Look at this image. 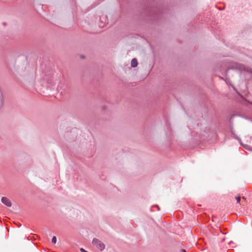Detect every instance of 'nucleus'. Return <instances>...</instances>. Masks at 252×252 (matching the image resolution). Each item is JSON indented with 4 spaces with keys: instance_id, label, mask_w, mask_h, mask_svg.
Listing matches in <instances>:
<instances>
[{
    "instance_id": "nucleus-4",
    "label": "nucleus",
    "mask_w": 252,
    "mask_h": 252,
    "mask_svg": "<svg viewBox=\"0 0 252 252\" xmlns=\"http://www.w3.org/2000/svg\"><path fill=\"white\" fill-rule=\"evenodd\" d=\"M236 67L240 70H245V68L244 65L240 64H236Z\"/></svg>"
},
{
    "instance_id": "nucleus-2",
    "label": "nucleus",
    "mask_w": 252,
    "mask_h": 252,
    "mask_svg": "<svg viewBox=\"0 0 252 252\" xmlns=\"http://www.w3.org/2000/svg\"><path fill=\"white\" fill-rule=\"evenodd\" d=\"M1 202L3 204L7 206V207H10L11 206V203L10 200L6 197H3L1 198Z\"/></svg>"
},
{
    "instance_id": "nucleus-5",
    "label": "nucleus",
    "mask_w": 252,
    "mask_h": 252,
    "mask_svg": "<svg viewBox=\"0 0 252 252\" xmlns=\"http://www.w3.org/2000/svg\"><path fill=\"white\" fill-rule=\"evenodd\" d=\"M57 242V238L55 236H53L52 239V242L53 244H55Z\"/></svg>"
},
{
    "instance_id": "nucleus-6",
    "label": "nucleus",
    "mask_w": 252,
    "mask_h": 252,
    "mask_svg": "<svg viewBox=\"0 0 252 252\" xmlns=\"http://www.w3.org/2000/svg\"><path fill=\"white\" fill-rule=\"evenodd\" d=\"M236 200H237V203H239V202H240V201H241V198H240V197L238 196V197H237L236 198Z\"/></svg>"
},
{
    "instance_id": "nucleus-7",
    "label": "nucleus",
    "mask_w": 252,
    "mask_h": 252,
    "mask_svg": "<svg viewBox=\"0 0 252 252\" xmlns=\"http://www.w3.org/2000/svg\"><path fill=\"white\" fill-rule=\"evenodd\" d=\"M80 251L82 252H88L87 251H86V250H85L83 248H81L80 249Z\"/></svg>"
},
{
    "instance_id": "nucleus-8",
    "label": "nucleus",
    "mask_w": 252,
    "mask_h": 252,
    "mask_svg": "<svg viewBox=\"0 0 252 252\" xmlns=\"http://www.w3.org/2000/svg\"><path fill=\"white\" fill-rule=\"evenodd\" d=\"M245 200H246L245 197H242V201H245Z\"/></svg>"
},
{
    "instance_id": "nucleus-9",
    "label": "nucleus",
    "mask_w": 252,
    "mask_h": 252,
    "mask_svg": "<svg viewBox=\"0 0 252 252\" xmlns=\"http://www.w3.org/2000/svg\"><path fill=\"white\" fill-rule=\"evenodd\" d=\"M181 252H186V250H184V249H182L181 250Z\"/></svg>"
},
{
    "instance_id": "nucleus-1",
    "label": "nucleus",
    "mask_w": 252,
    "mask_h": 252,
    "mask_svg": "<svg viewBox=\"0 0 252 252\" xmlns=\"http://www.w3.org/2000/svg\"><path fill=\"white\" fill-rule=\"evenodd\" d=\"M92 243L95 246L97 249L102 251L104 250L105 246L104 244L99 240L94 238L93 240Z\"/></svg>"
},
{
    "instance_id": "nucleus-3",
    "label": "nucleus",
    "mask_w": 252,
    "mask_h": 252,
    "mask_svg": "<svg viewBox=\"0 0 252 252\" xmlns=\"http://www.w3.org/2000/svg\"><path fill=\"white\" fill-rule=\"evenodd\" d=\"M137 61L136 59H133L131 62V65L133 67H135L137 66Z\"/></svg>"
}]
</instances>
